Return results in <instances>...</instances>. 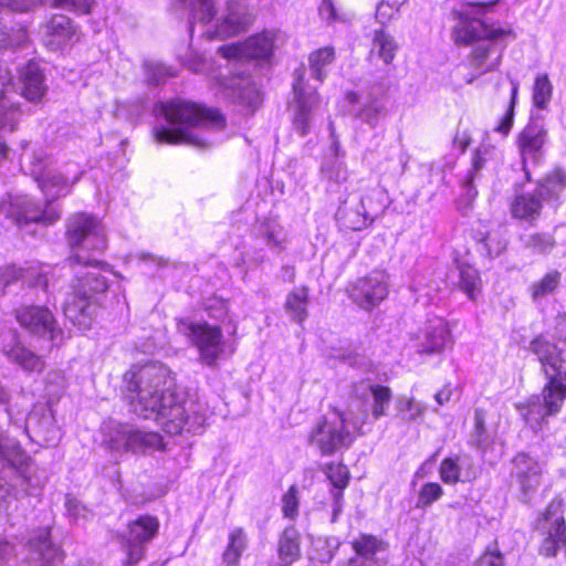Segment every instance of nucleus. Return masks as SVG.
<instances>
[{
    "label": "nucleus",
    "instance_id": "obj_28",
    "mask_svg": "<svg viewBox=\"0 0 566 566\" xmlns=\"http://www.w3.org/2000/svg\"><path fill=\"white\" fill-rule=\"evenodd\" d=\"M322 471L333 485L331 496L333 499L332 522L337 521L338 515L343 511L344 494L343 491L347 488L349 482V471L343 463H327L322 468Z\"/></svg>",
    "mask_w": 566,
    "mask_h": 566
},
{
    "label": "nucleus",
    "instance_id": "obj_61",
    "mask_svg": "<svg viewBox=\"0 0 566 566\" xmlns=\"http://www.w3.org/2000/svg\"><path fill=\"white\" fill-rule=\"evenodd\" d=\"M479 242L482 244L483 249L488 252L490 256L500 255L506 248L505 242L496 241L491 234H486L485 237L479 239Z\"/></svg>",
    "mask_w": 566,
    "mask_h": 566
},
{
    "label": "nucleus",
    "instance_id": "obj_47",
    "mask_svg": "<svg viewBox=\"0 0 566 566\" xmlns=\"http://www.w3.org/2000/svg\"><path fill=\"white\" fill-rule=\"evenodd\" d=\"M560 276L557 270H553L546 273L542 280L533 283L530 287L533 300L537 301L552 294L558 287Z\"/></svg>",
    "mask_w": 566,
    "mask_h": 566
},
{
    "label": "nucleus",
    "instance_id": "obj_53",
    "mask_svg": "<svg viewBox=\"0 0 566 566\" xmlns=\"http://www.w3.org/2000/svg\"><path fill=\"white\" fill-rule=\"evenodd\" d=\"M147 77L154 84H159L168 77L176 76V72L167 65L160 63H147Z\"/></svg>",
    "mask_w": 566,
    "mask_h": 566
},
{
    "label": "nucleus",
    "instance_id": "obj_64",
    "mask_svg": "<svg viewBox=\"0 0 566 566\" xmlns=\"http://www.w3.org/2000/svg\"><path fill=\"white\" fill-rule=\"evenodd\" d=\"M327 178L334 180L336 184H342L347 180V170L339 164L333 166L327 172Z\"/></svg>",
    "mask_w": 566,
    "mask_h": 566
},
{
    "label": "nucleus",
    "instance_id": "obj_49",
    "mask_svg": "<svg viewBox=\"0 0 566 566\" xmlns=\"http://www.w3.org/2000/svg\"><path fill=\"white\" fill-rule=\"evenodd\" d=\"M261 234L268 247L271 249H276L277 251L284 250L285 238L282 229L279 226L264 223L261 227Z\"/></svg>",
    "mask_w": 566,
    "mask_h": 566
},
{
    "label": "nucleus",
    "instance_id": "obj_12",
    "mask_svg": "<svg viewBox=\"0 0 566 566\" xmlns=\"http://www.w3.org/2000/svg\"><path fill=\"white\" fill-rule=\"evenodd\" d=\"M349 298L365 311L378 306L389 293V276L386 271L375 270L357 279L347 287Z\"/></svg>",
    "mask_w": 566,
    "mask_h": 566
},
{
    "label": "nucleus",
    "instance_id": "obj_17",
    "mask_svg": "<svg viewBox=\"0 0 566 566\" xmlns=\"http://www.w3.org/2000/svg\"><path fill=\"white\" fill-rule=\"evenodd\" d=\"M42 41L51 51L62 50L78 40L73 21L63 14H55L41 27Z\"/></svg>",
    "mask_w": 566,
    "mask_h": 566
},
{
    "label": "nucleus",
    "instance_id": "obj_19",
    "mask_svg": "<svg viewBox=\"0 0 566 566\" xmlns=\"http://www.w3.org/2000/svg\"><path fill=\"white\" fill-rule=\"evenodd\" d=\"M63 558L64 554L52 542L49 528L39 530L29 539L30 566H59Z\"/></svg>",
    "mask_w": 566,
    "mask_h": 566
},
{
    "label": "nucleus",
    "instance_id": "obj_22",
    "mask_svg": "<svg viewBox=\"0 0 566 566\" xmlns=\"http://www.w3.org/2000/svg\"><path fill=\"white\" fill-rule=\"evenodd\" d=\"M355 555L348 566H385L386 544L373 535H360L353 542Z\"/></svg>",
    "mask_w": 566,
    "mask_h": 566
},
{
    "label": "nucleus",
    "instance_id": "obj_3",
    "mask_svg": "<svg viewBox=\"0 0 566 566\" xmlns=\"http://www.w3.org/2000/svg\"><path fill=\"white\" fill-rule=\"evenodd\" d=\"M497 2H472L453 13L457 23L451 38L458 45H472L469 64L479 76L495 71L505 48L516 39L510 24L492 20Z\"/></svg>",
    "mask_w": 566,
    "mask_h": 566
},
{
    "label": "nucleus",
    "instance_id": "obj_54",
    "mask_svg": "<svg viewBox=\"0 0 566 566\" xmlns=\"http://www.w3.org/2000/svg\"><path fill=\"white\" fill-rule=\"evenodd\" d=\"M297 488L292 485L282 497V511L285 517L294 518L298 514Z\"/></svg>",
    "mask_w": 566,
    "mask_h": 566
},
{
    "label": "nucleus",
    "instance_id": "obj_15",
    "mask_svg": "<svg viewBox=\"0 0 566 566\" xmlns=\"http://www.w3.org/2000/svg\"><path fill=\"white\" fill-rule=\"evenodd\" d=\"M251 23L252 15L248 12L245 4L237 0H229L214 28L207 30L205 35L209 40H224L245 32Z\"/></svg>",
    "mask_w": 566,
    "mask_h": 566
},
{
    "label": "nucleus",
    "instance_id": "obj_48",
    "mask_svg": "<svg viewBox=\"0 0 566 566\" xmlns=\"http://www.w3.org/2000/svg\"><path fill=\"white\" fill-rule=\"evenodd\" d=\"M522 240L526 249L537 254H547L556 245L554 237L548 233H531L523 237Z\"/></svg>",
    "mask_w": 566,
    "mask_h": 566
},
{
    "label": "nucleus",
    "instance_id": "obj_39",
    "mask_svg": "<svg viewBox=\"0 0 566 566\" xmlns=\"http://www.w3.org/2000/svg\"><path fill=\"white\" fill-rule=\"evenodd\" d=\"M308 290L305 286L294 289L286 297L285 310L291 318L302 323L307 317Z\"/></svg>",
    "mask_w": 566,
    "mask_h": 566
},
{
    "label": "nucleus",
    "instance_id": "obj_13",
    "mask_svg": "<svg viewBox=\"0 0 566 566\" xmlns=\"http://www.w3.org/2000/svg\"><path fill=\"white\" fill-rule=\"evenodd\" d=\"M547 129L541 116H532L527 125L518 134L516 144L522 158L523 170L528 177V165L537 166L544 155Z\"/></svg>",
    "mask_w": 566,
    "mask_h": 566
},
{
    "label": "nucleus",
    "instance_id": "obj_1",
    "mask_svg": "<svg viewBox=\"0 0 566 566\" xmlns=\"http://www.w3.org/2000/svg\"><path fill=\"white\" fill-rule=\"evenodd\" d=\"M124 381L130 410L138 417L154 420L165 432L197 433L205 427L206 409L172 389L174 379L165 365L150 363L133 367L124 375Z\"/></svg>",
    "mask_w": 566,
    "mask_h": 566
},
{
    "label": "nucleus",
    "instance_id": "obj_4",
    "mask_svg": "<svg viewBox=\"0 0 566 566\" xmlns=\"http://www.w3.org/2000/svg\"><path fill=\"white\" fill-rule=\"evenodd\" d=\"M155 114L165 120L153 129L154 138L158 143H185L207 148L210 142L202 129H221L226 125V118L219 111L180 98L157 103Z\"/></svg>",
    "mask_w": 566,
    "mask_h": 566
},
{
    "label": "nucleus",
    "instance_id": "obj_21",
    "mask_svg": "<svg viewBox=\"0 0 566 566\" xmlns=\"http://www.w3.org/2000/svg\"><path fill=\"white\" fill-rule=\"evenodd\" d=\"M0 349L13 363L28 371H41L44 367L42 358L23 347L14 329H7L0 334Z\"/></svg>",
    "mask_w": 566,
    "mask_h": 566
},
{
    "label": "nucleus",
    "instance_id": "obj_8",
    "mask_svg": "<svg viewBox=\"0 0 566 566\" xmlns=\"http://www.w3.org/2000/svg\"><path fill=\"white\" fill-rule=\"evenodd\" d=\"M535 532L541 536V555L556 557L562 552L566 557V522L562 500L553 499L538 515Z\"/></svg>",
    "mask_w": 566,
    "mask_h": 566
},
{
    "label": "nucleus",
    "instance_id": "obj_42",
    "mask_svg": "<svg viewBox=\"0 0 566 566\" xmlns=\"http://www.w3.org/2000/svg\"><path fill=\"white\" fill-rule=\"evenodd\" d=\"M373 396L371 415L377 420L386 416V410L391 401L390 388L381 385H361Z\"/></svg>",
    "mask_w": 566,
    "mask_h": 566
},
{
    "label": "nucleus",
    "instance_id": "obj_34",
    "mask_svg": "<svg viewBox=\"0 0 566 566\" xmlns=\"http://www.w3.org/2000/svg\"><path fill=\"white\" fill-rule=\"evenodd\" d=\"M29 462L30 457L20 444L14 439L3 436L0 431V468H13L25 478Z\"/></svg>",
    "mask_w": 566,
    "mask_h": 566
},
{
    "label": "nucleus",
    "instance_id": "obj_31",
    "mask_svg": "<svg viewBox=\"0 0 566 566\" xmlns=\"http://www.w3.org/2000/svg\"><path fill=\"white\" fill-rule=\"evenodd\" d=\"M376 210L374 206L367 207L366 199H360L356 209H348L344 202L336 212V219L345 229L360 231L374 222Z\"/></svg>",
    "mask_w": 566,
    "mask_h": 566
},
{
    "label": "nucleus",
    "instance_id": "obj_38",
    "mask_svg": "<svg viewBox=\"0 0 566 566\" xmlns=\"http://www.w3.org/2000/svg\"><path fill=\"white\" fill-rule=\"evenodd\" d=\"M512 214L518 219L534 220L542 210V198L536 190L533 193H523L516 196L512 202Z\"/></svg>",
    "mask_w": 566,
    "mask_h": 566
},
{
    "label": "nucleus",
    "instance_id": "obj_23",
    "mask_svg": "<svg viewBox=\"0 0 566 566\" xmlns=\"http://www.w3.org/2000/svg\"><path fill=\"white\" fill-rule=\"evenodd\" d=\"M293 91L295 94L293 126L301 136H305L311 130L313 111L318 105V95L315 90L305 92L302 87V78L293 84Z\"/></svg>",
    "mask_w": 566,
    "mask_h": 566
},
{
    "label": "nucleus",
    "instance_id": "obj_43",
    "mask_svg": "<svg viewBox=\"0 0 566 566\" xmlns=\"http://www.w3.org/2000/svg\"><path fill=\"white\" fill-rule=\"evenodd\" d=\"M565 187V175L562 171H554L552 175L547 176L546 179L541 182L535 190L542 200L549 201L557 199Z\"/></svg>",
    "mask_w": 566,
    "mask_h": 566
},
{
    "label": "nucleus",
    "instance_id": "obj_24",
    "mask_svg": "<svg viewBox=\"0 0 566 566\" xmlns=\"http://www.w3.org/2000/svg\"><path fill=\"white\" fill-rule=\"evenodd\" d=\"M501 160L500 151L492 145H481L473 155L472 168L468 172L463 182L465 198L468 201L474 200L478 195L474 182L480 178L481 171L488 168H494Z\"/></svg>",
    "mask_w": 566,
    "mask_h": 566
},
{
    "label": "nucleus",
    "instance_id": "obj_57",
    "mask_svg": "<svg viewBox=\"0 0 566 566\" xmlns=\"http://www.w3.org/2000/svg\"><path fill=\"white\" fill-rule=\"evenodd\" d=\"M206 311L211 318L223 322L228 317V304L220 298H211L206 305Z\"/></svg>",
    "mask_w": 566,
    "mask_h": 566
},
{
    "label": "nucleus",
    "instance_id": "obj_36",
    "mask_svg": "<svg viewBox=\"0 0 566 566\" xmlns=\"http://www.w3.org/2000/svg\"><path fill=\"white\" fill-rule=\"evenodd\" d=\"M277 555L280 560L285 565H291L300 558V533L295 527H286L280 535Z\"/></svg>",
    "mask_w": 566,
    "mask_h": 566
},
{
    "label": "nucleus",
    "instance_id": "obj_52",
    "mask_svg": "<svg viewBox=\"0 0 566 566\" xmlns=\"http://www.w3.org/2000/svg\"><path fill=\"white\" fill-rule=\"evenodd\" d=\"M511 84H512V96H511L510 106H509L506 113L501 118L500 124L495 128L496 132H499L503 135H507L510 133V130L513 126V122H514V105H515V99H516L517 92H518V83L514 80H511Z\"/></svg>",
    "mask_w": 566,
    "mask_h": 566
},
{
    "label": "nucleus",
    "instance_id": "obj_25",
    "mask_svg": "<svg viewBox=\"0 0 566 566\" xmlns=\"http://www.w3.org/2000/svg\"><path fill=\"white\" fill-rule=\"evenodd\" d=\"M451 343L447 323L440 318L429 322L418 335V353L437 354Z\"/></svg>",
    "mask_w": 566,
    "mask_h": 566
},
{
    "label": "nucleus",
    "instance_id": "obj_29",
    "mask_svg": "<svg viewBox=\"0 0 566 566\" xmlns=\"http://www.w3.org/2000/svg\"><path fill=\"white\" fill-rule=\"evenodd\" d=\"M530 350L536 355L542 365L544 375L557 374V371H566L560 350L553 342L544 336H537L530 343Z\"/></svg>",
    "mask_w": 566,
    "mask_h": 566
},
{
    "label": "nucleus",
    "instance_id": "obj_9",
    "mask_svg": "<svg viewBox=\"0 0 566 566\" xmlns=\"http://www.w3.org/2000/svg\"><path fill=\"white\" fill-rule=\"evenodd\" d=\"M159 521L156 516L144 514L127 525V530L117 535L118 543L126 558L125 566L138 564L145 557L146 545L156 537Z\"/></svg>",
    "mask_w": 566,
    "mask_h": 566
},
{
    "label": "nucleus",
    "instance_id": "obj_33",
    "mask_svg": "<svg viewBox=\"0 0 566 566\" xmlns=\"http://www.w3.org/2000/svg\"><path fill=\"white\" fill-rule=\"evenodd\" d=\"M220 86L227 97L252 109L261 103L259 91L251 86L248 80L240 77L224 78L220 81Z\"/></svg>",
    "mask_w": 566,
    "mask_h": 566
},
{
    "label": "nucleus",
    "instance_id": "obj_41",
    "mask_svg": "<svg viewBox=\"0 0 566 566\" xmlns=\"http://www.w3.org/2000/svg\"><path fill=\"white\" fill-rule=\"evenodd\" d=\"M492 442V437L485 428V411L481 408L474 410V426L470 436V443L485 453Z\"/></svg>",
    "mask_w": 566,
    "mask_h": 566
},
{
    "label": "nucleus",
    "instance_id": "obj_11",
    "mask_svg": "<svg viewBox=\"0 0 566 566\" xmlns=\"http://www.w3.org/2000/svg\"><path fill=\"white\" fill-rule=\"evenodd\" d=\"M546 384L542 390L541 397L531 399L528 409L524 417L528 422H539L547 416H554L559 412L562 405L566 400V371L545 375Z\"/></svg>",
    "mask_w": 566,
    "mask_h": 566
},
{
    "label": "nucleus",
    "instance_id": "obj_37",
    "mask_svg": "<svg viewBox=\"0 0 566 566\" xmlns=\"http://www.w3.org/2000/svg\"><path fill=\"white\" fill-rule=\"evenodd\" d=\"M398 45L392 35L385 30L379 29L374 31L371 49L369 57L377 56L385 64H390L397 53Z\"/></svg>",
    "mask_w": 566,
    "mask_h": 566
},
{
    "label": "nucleus",
    "instance_id": "obj_27",
    "mask_svg": "<svg viewBox=\"0 0 566 566\" xmlns=\"http://www.w3.org/2000/svg\"><path fill=\"white\" fill-rule=\"evenodd\" d=\"M387 114V95L380 90L368 92L359 107L354 109V116L371 128H375Z\"/></svg>",
    "mask_w": 566,
    "mask_h": 566
},
{
    "label": "nucleus",
    "instance_id": "obj_35",
    "mask_svg": "<svg viewBox=\"0 0 566 566\" xmlns=\"http://www.w3.org/2000/svg\"><path fill=\"white\" fill-rule=\"evenodd\" d=\"M22 82V95L32 102L42 98L46 91L44 85V76L40 66L34 62H29L20 74Z\"/></svg>",
    "mask_w": 566,
    "mask_h": 566
},
{
    "label": "nucleus",
    "instance_id": "obj_40",
    "mask_svg": "<svg viewBox=\"0 0 566 566\" xmlns=\"http://www.w3.org/2000/svg\"><path fill=\"white\" fill-rule=\"evenodd\" d=\"M247 536L243 528L238 527L229 535V543L223 553V562L228 566H237L242 553L247 548Z\"/></svg>",
    "mask_w": 566,
    "mask_h": 566
},
{
    "label": "nucleus",
    "instance_id": "obj_60",
    "mask_svg": "<svg viewBox=\"0 0 566 566\" xmlns=\"http://www.w3.org/2000/svg\"><path fill=\"white\" fill-rule=\"evenodd\" d=\"M180 61L185 67H187L193 73H201L206 69L205 59L195 52H190L186 56L180 57Z\"/></svg>",
    "mask_w": 566,
    "mask_h": 566
},
{
    "label": "nucleus",
    "instance_id": "obj_6",
    "mask_svg": "<svg viewBox=\"0 0 566 566\" xmlns=\"http://www.w3.org/2000/svg\"><path fill=\"white\" fill-rule=\"evenodd\" d=\"M177 331L197 348L199 360L209 367H214L219 359L235 352L234 342L224 338L219 325L206 321L195 322L189 318H179Z\"/></svg>",
    "mask_w": 566,
    "mask_h": 566
},
{
    "label": "nucleus",
    "instance_id": "obj_16",
    "mask_svg": "<svg viewBox=\"0 0 566 566\" xmlns=\"http://www.w3.org/2000/svg\"><path fill=\"white\" fill-rule=\"evenodd\" d=\"M24 432L36 443L54 446L61 438L54 416L45 406H36L25 419Z\"/></svg>",
    "mask_w": 566,
    "mask_h": 566
},
{
    "label": "nucleus",
    "instance_id": "obj_2",
    "mask_svg": "<svg viewBox=\"0 0 566 566\" xmlns=\"http://www.w3.org/2000/svg\"><path fill=\"white\" fill-rule=\"evenodd\" d=\"M66 239L69 244L76 249L70 262L93 270L76 273L77 284L73 294L65 301L63 312L73 325L80 329H88L98 310L96 296L106 292L108 287L107 280L97 270L108 265L85 252L92 251L99 254L105 251L107 248L105 229L96 217L78 212L67 219Z\"/></svg>",
    "mask_w": 566,
    "mask_h": 566
},
{
    "label": "nucleus",
    "instance_id": "obj_14",
    "mask_svg": "<svg viewBox=\"0 0 566 566\" xmlns=\"http://www.w3.org/2000/svg\"><path fill=\"white\" fill-rule=\"evenodd\" d=\"M277 35L275 31H264L244 42L221 45L218 53L227 60L266 59L272 54Z\"/></svg>",
    "mask_w": 566,
    "mask_h": 566
},
{
    "label": "nucleus",
    "instance_id": "obj_30",
    "mask_svg": "<svg viewBox=\"0 0 566 566\" xmlns=\"http://www.w3.org/2000/svg\"><path fill=\"white\" fill-rule=\"evenodd\" d=\"M439 475L446 484H457L458 482H469L476 478V470L468 457L446 458L439 467Z\"/></svg>",
    "mask_w": 566,
    "mask_h": 566
},
{
    "label": "nucleus",
    "instance_id": "obj_5",
    "mask_svg": "<svg viewBox=\"0 0 566 566\" xmlns=\"http://www.w3.org/2000/svg\"><path fill=\"white\" fill-rule=\"evenodd\" d=\"M82 171L76 170L72 177L61 171L48 170L38 176L35 182L45 196V203L42 206L30 199H24L12 206L14 222L19 226L28 223H40L51 226L61 219V208L53 201L70 195L72 187L81 179Z\"/></svg>",
    "mask_w": 566,
    "mask_h": 566
},
{
    "label": "nucleus",
    "instance_id": "obj_51",
    "mask_svg": "<svg viewBox=\"0 0 566 566\" xmlns=\"http://www.w3.org/2000/svg\"><path fill=\"white\" fill-rule=\"evenodd\" d=\"M397 409L406 421L418 419L424 411V407L412 398H400L397 402Z\"/></svg>",
    "mask_w": 566,
    "mask_h": 566
},
{
    "label": "nucleus",
    "instance_id": "obj_44",
    "mask_svg": "<svg viewBox=\"0 0 566 566\" xmlns=\"http://www.w3.org/2000/svg\"><path fill=\"white\" fill-rule=\"evenodd\" d=\"M458 285L470 300H475L476 294L481 291V279L479 272L470 265H461L459 268Z\"/></svg>",
    "mask_w": 566,
    "mask_h": 566
},
{
    "label": "nucleus",
    "instance_id": "obj_62",
    "mask_svg": "<svg viewBox=\"0 0 566 566\" xmlns=\"http://www.w3.org/2000/svg\"><path fill=\"white\" fill-rule=\"evenodd\" d=\"M504 557L499 551L488 549L475 562L474 566H503Z\"/></svg>",
    "mask_w": 566,
    "mask_h": 566
},
{
    "label": "nucleus",
    "instance_id": "obj_26",
    "mask_svg": "<svg viewBox=\"0 0 566 566\" xmlns=\"http://www.w3.org/2000/svg\"><path fill=\"white\" fill-rule=\"evenodd\" d=\"M15 96L9 71L0 67V129L12 130L19 120L18 103L13 101Z\"/></svg>",
    "mask_w": 566,
    "mask_h": 566
},
{
    "label": "nucleus",
    "instance_id": "obj_55",
    "mask_svg": "<svg viewBox=\"0 0 566 566\" xmlns=\"http://www.w3.org/2000/svg\"><path fill=\"white\" fill-rule=\"evenodd\" d=\"M30 163V174L36 180L38 176H42L46 170V156L43 150H34L27 155Z\"/></svg>",
    "mask_w": 566,
    "mask_h": 566
},
{
    "label": "nucleus",
    "instance_id": "obj_59",
    "mask_svg": "<svg viewBox=\"0 0 566 566\" xmlns=\"http://www.w3.org/2000/svg\"><path fill=\"white\" fill-rule=\"evenodd\" d=\"M399 6L400 3L395 1L392 4L391 3H380L378 7H377V10H376V19L379 23L381 24H386L388 21H390L395 14L398 13L399 11Z\"/></svg>",
    "mask_w": 566,
    "mask_h": 566
},
{
    "label": "nucleus",
    "instance_id": "obj_46",
    "mask_svg": "<svg viewBox=\"0 0 566 566\" xmlns=\"http://www.w3.org/2000/svg\"><path fill=\"white\" fill-rule=\"evenodd\" d=\"M553 94V85L547 74H539L535 77L533 85V104L539 109H546Z\"/></svg>",
    "mask_w": 566,
    "mask_h": 566
},
{
    "label": "nucleus",
    "instance_id": "obj_58",
    "mask_svg": "<svg viewBox=\"0 0 566 566\" xmlns=\"http://www.w3.org/2000/svg\"><path fill=\"white\" fill-rule=\"evenodd\" d=\"M24 277V271L20 268L9 266L0 273V292L6 293L9 285L20 279Z\"/></svg>",
    "mask_w": 566,
    "mask_h": 566
},
{
    "label": "nucleus",
    "instance_id": "obj_18",
    "mask_svg": "<svg viewBox=\"0 0 566 566\" xmlns=\"http://www.w3.org/2000/svg\"><path fill=\"white\" fill-rule=\"evenodd\" d=\"M19 324L29 333L38 336H49L51 340L56 338L55 319L52 313L43 306H21L15 311Z\"/></svg>",
    "mask_w": 566,
    "mask_h": 566
},
{
    "label": "nucleus",
    "instance_id": "obj_20",
    "mask_svg": "<svg viewBox=\"0 0 566 566\" xmlns=\"http://www.w3.org/2000/svg\"><path fill=\"white\" fill-rule=\"evenodd\" d=\"M513 464L512 475L520 485L522 500L528 502L541 484L542 467L535 459L524 452L515 455Z\"/></svg>",
    "mask_w": 566,
    "mask_h": 566
},
{
    "label": "nucleus",
    "instance_id": "obj_10",
    "mask_svg": "<svg viewBox=\"0 0 566 566\" xmlns=\"http://www.w3.org/2000/svg\"><path fill=\"white\" fill-rule=\"evenodd\" d=\"M103 443L115 452L145 453L161 449L163 438L153 431H142L117 423L105 432Z\"/></svg>",
    "mask_w": 566,
    "mask_h": 566
},
{
    "label": "nucleus",
    "instance_id": "obj_50",
    "mask_svg": "<svg viewBox=\"0 0 566 566\" xmlns=\"http://www.w3.org/2000/svg\"><path fill=\"white\" fill-rule=\"evenodd\" d=\"M443 495V489L439 483L428 482L420 489L417 507H428Z\"/></svg>",
    "mask_w": 566,
    "mask_h": 566
},
{
    "label": "nucleus",
    "instance_id": "obj_7",
    "mask_svg": "<svg viewBox=\"0 0 566 566\" xmlns=\"http://www.w3.org/2000/svg\"><path fill=\"white\" fill-rule=\"evenodd\" d=\"M344 413L333 409L331 415L321 418L310 430L307 443L316 448L322 455H333L338 450L348 449L355 434L349 431Z\"/></svg>",
    "mask_w": 566,
    "mask_h": 566
},
{
    "label": "nucleus",
    "instance_id": "obj_63",
    "mask_svg": "<svg viewBox=\"0 0 566 566\" xmlns=\"http://www.w3.org/2000/svg\"><path fill=\"white\" fill-rule=\"evenodd\" d=\"M382 191L378 188L371 189L367 195L361 197L360 199H366L367 207L374 206L377 208L375 218L384 211L385 205L381 201Z\"/></svg>",
    "mask_w": 566,
    "mask_h": 566
},
{
    "label": "nucleus",
    "instance_id": "obj_56",
    "mask_svg": "<svg viewBox=\"0 0 566 566\" xmlns=\"http://www.w3.org/2000/svg\"><path fill=\"white\" fill-rule=\"evenodd\" d=\"M56 8L86 14L91 11L92 0H52Z\"/></svg>",
    "mask_w": 566,
    "mask_h": 566
},
{
    "label": "nucleus",
    "instance_id": "obj_45",
    "mask_svg": "<svg viewBox=\"0 0 566 566\" xmlns=\"http://www.w3.org/2000/svg\"><path fill=\"white\" fill-rule=\"evenodd\" d=\"M334 49L331 46L321 48L312 52L308 56L312 76L322 82L325 77L324 67L334 61Z\"/></svg>",
    "mask_w": 566,
    "mask_h": 566
},
{
    "label": "nucleus",
    "instance_id": "obj_32",
    "mask_svg": "<svg viewBox=\"0 0 566 566\" xmlns=\"http://www.w3.org/2000/svg\"><path fill=\"white\" fill-rule=\"evenodd\" d=\"M174 9L186 10L188 12L189 32L193 33L195 22L202 24L210 23L218 12V0H176Z\"/></svg>",
    "mask_w": 566,
    "mask_h": 566
}]
</instances>
